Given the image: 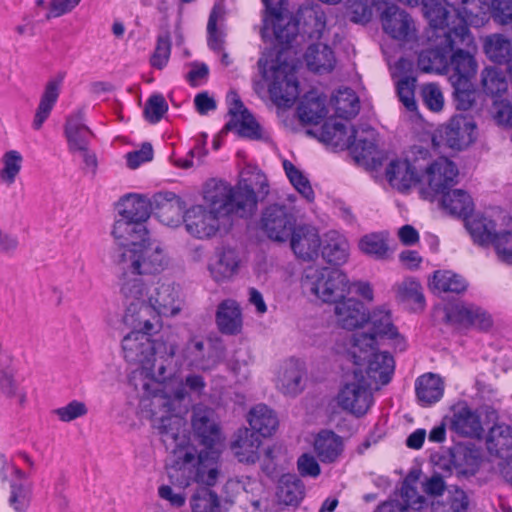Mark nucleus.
Instances as JSON below:
<instances>
[{"instance_id": "f257e3e1", "label": "nucleus", "mask_w": 512, "mask_h": 512, "mask_svg": "<svg viewBox=\"0 0 512 512\" xmlns=\"http://www.w3.org/2000/svg\"><path fill=\"white\" fill-rule=\"evenodd\" d=\"M186 397L184 387L174 395H168L161 388L151 394H140V409L143 417L151 421L152 427L161 437L166 450L172 454L171 477L178 474L188 479L212 485L217 482L218 451H200L189 444L185 421L180 416L181 402Z\"/></svg>"}, {"instance_id": "f03ea898", "label": "nucleus", "mask_w": 512, "mask_h": 512, "mask_svg": "<svg viewBox=\"0 0 512 512\" xmlns=\"http://www.w3.org/2000/svg\"><path fill=\"white\" fill-rule=\"evenodd\" d=\"M256 187L259 193L268 194L267 179L261 172H251L249 177H242L235 187L223 181L206 183L203 198L207 208L195 205L184 213L186 230L196 238L208 239L218 232L221 218L252 215L257 206Z\"/></svg>"}, {"instance_id": "7ed1b4c3", "label": "nucleus", "mask_w": 512, "mask_h": 512, "mask_svg": "<svg viewBox=\"0 0 512 512\" xmlns=\"http://www.w3.org/2000/svg\"><path fill=\"white\" fill-rule=\"evenodd\" d=\"M122 349L126 361L138 365L129 381L140 394L159 390L163 381L179 371L176 345L164 343L156 348L150 340V331L132 330L124 336Z\"/></svg>"}, {"instance_id": "20e7f679", "label": "nucleus", "mask_w": 512, "mask_h": 512, "mask_svg": "<svg viewBox=\"0 0 512 512\" xmlns=\"http://www.w3.org/2000/svg\"><path fill=\"white\" fill-rule=\"evenodd\" d=\"M350 355L353 363L361 369L366 365V379L375 389L391 381L395 362L388 352L376 351L375 337L370 334H354Z\"/></svg>"}, {"instance_id": "39448f33", "label": "nucleus", "mask_w": 512, "mask_h": 512, "mask_svg": "<svg viewBox=\"0 0 512 512\" xmlns=\"http://www.w3.org/2000/svg\"><path fill=\"white\" fill-rule=\"evenodd\" d=\"M301 287L307 294L324 303H335L350 293L349 280L341 270L335 268L308 267L304 271Z\"/></svg>"}, {"instance_id": "423d86ee", "label": "nucleus", "mask_w": 512, "mask_h": 512, "mask_svg": "<svg viewBox=\"0 0 512 512\" xmlns=\"http://www.w3.org/2000/svg\"><path fill=\"white\" fill-rule=\"evenodd\" d=\"M168 264L169 258L161 246L150 242L137 248H124L118 259L120 269H130L140 275L158 274Z\"/></svg>"}, {"instance_id": "0eeeda50", "label": "nucleus", "mask_w": 512, "mask_h": 512, "mask_svg": "<svg viewBox=\"0 0 512 512\" xmlns=\"http://www.w3.org/2000/svg\"><path fill=\"white\" fill-rule=\"evenodd\" d=\"M371 381L360 368L353 371V379L346 383L337 396L338 405L356 417L364 416L373 404Z\"/></svg>"}, {"instance_id": "6e6552de", "label": "nucleus", "mask_w": 512, "mask_h": 512, "mask_svg": "<svg viewBox=\"0 0 512 512\" xmlns=\"http://www.w3.org/2000/svg\"><path fill=\"white\" fill-rule=\"evenodd\" d=\"M452 41V52L454 53L449 55V64H451L453 69L450 81H455L458 78L471 81L476 73L477 64L470 53V49L475 48V41L468 26H460L455 32Z\"/></svg>"}, {"instance_id": "1a4fd4ad", "label": "nucleus", "mask_w": 512, "mask_h": 512, "mask_svg": "<svg viewBox=\"0 0 512 512\" xmlns=\"http://www.w3.org/2000/svg\"><path fill=\"white\" fill-rule=\"evenodd\" d=\"M269 93L277 106L291 107L299 95V85L294 68L286 63L271 67Z\"/></svg>"}, {"instance_id": "9d476101", "label": "nucleus", "mask_w": 512, "mask_h": 512, "mask_svg": "<svg viewBox=\"0 0 512 512\" xmlns=\"http://www.w3.org/2000/svg\"><path fill=\"white\" fill-rule=\"evenodd\" d=\"M296 219L284 205H270L263 212L260 228L273 241L285 242L295 230Z\"/></svg>"}, {"instance_id": "9b49d317", "label": "nucleus", "mask_w": 512, "mask_h": 512, "mask_svg": "<svg viewBox=\"0 0 512 512\" xmlns=\"http://www.w3.org/2000/svg\"><path fill=\"white\" fill-rule=\"evenodd\" d=\"M422 12L429 22L428 36L437 37L439 43H450L449 41L454 37L460 26L471 24L470 21H465L459 15V24L450 27L448 23L449 11L438 0H422Z\"/></svg>"}, {"instance_id": "f8f14e48", "label": "nucleus", "mask_w": 512, "mask_h": 512, "mask_svg": "<svg viewBox=\"0 0 512 512\" xmlns=\"http://www.w3.org/2000/svg\"><path fill=\"white\" fill-rule=\"evenodd\" d=\"M481 461V452L475 445H456L450 449L449 458H442L437 469L458 477L474 475Z\"/></svg>"}, {"instance_id": "ddd939ff", "label": "nucleus", "mask_w": 512, "mask_h": 512, "mask_svg": "<svg viewBox=\"0 0 512 512\" xmlns=\"http://www.w3.org/2000/svg\"><path fill=\"white\" fill-rule=\"evenodd\" d=\"M445 320L457 328H475L487 331L493 321L481 307L473 304L457 303L445 307Z\"/></svg>"}, {"instance_id": "4468645a", "label": "nucleus", "mask_w": 512, "mask_h": 512, "mask_svg": "<svg viewBox=\"0 0 512 512\" xmlns=\"http://www.w3.org/2000/svg\"><path fill=\"white\" fill-rule=\"evenodd\" d=\"M231 120L225 125L226 130H236L242 137L250 139L261 138L260 126L244 106L238 93L230 91L227 96Z\"/></svg>"}, {"instance_id": "2eb2a0df", "label": "nucleus", "mask_w": 512, "mask_h": 512, "mask_svg": "<svg viewBox=\"0 0 512 512\" xmlns=\"http://www.w3.org/2000/svg\"><path fill=\"white\" fill-rule=\"evenodd\" d=\"M273 31L276 42L281 46H288L297 37L299 22L288 12H280L273 16H265L261 36L266 39L269 31Z\"/></svg>"}, {"instance_id": "dca6fc26", "label": "nucleus", "mask_w": 512, "mask_h": 512, "mask_svg": "<svg viewBox=\"0 0 512 512\" xmlns=\"http://www.w3.org/2000/svg\"><path fill=\"white\" fill-rule=\"evenodd\" d=\"M458 168L446 157L434 160L425 170L424 178L435 193H444L457 183Z\"/></svg>"}, {"instance_id": "f3484780", "label": "nucleus", "mask_w": 512, "mask_h": 512, "mask_svg": "<svg viewBox=\"0 0 512 512\" xmlns=\"http://www.w3.org/2000/svg\"><path fill=\"white\" fill-rule=\"evenodd\" d=\"M333 304L336 323L341 328L354 330L368 322L369 312L360 300L344 296Z\"/></svg>"}, {"instance_id": "a211bd4d", "label": "nucleus", "mask_w": 512, "mask_h": 512, "mask_svg": "<svg viewBox=\"0 0 512 512\" xmlns=\"http://www.w3.org/2000/svg\"><path fill=\"white\" fill-rule=\"evenodd\" d=\"M431 47L422 50L418 56V68L423 72L442 73L449 66V55L453 50L451 43H439L437 37L428 36Z\"/></svg>"}, {"instance_id": "6ab92c4d", "label": "nucleus", "mask_w": 512, "mask_h": 512, "mask_svg": "<svg viewBox=\"0 0 512 512\" xmlns=\"http://www.w3.org/2000/svg\"><path fill=\"white\" fill-rule=\"evenodd\" d=\"M294 254L304 261H312L319 255L321 239L318 231L311 226H298L289 237Z\"/></svg>"}, {"instance_id": "aec40b11", "label": "nucleus", "mask_w": 512, "mask_h": 512, "mask_svg": "<svg viewBox=\"0 0 512 512\" xmlns=\"http://www.w3.org/2000/svg\"><path fill=\"white\" fill-rule=\"evenodd\" d=\"M182 358L191 369L210 371L217 365L216 357L210 345L198 338L189 339L184 345Z\"/></svg>"}, {"instance_id": "412c9836", "label": "nucleus", "mask_w": 512, "mask_h": 512, "mask_svg": "<svg viewBox=\"0 0 512 512\" xmlns=\"http://www.w3.org/2000/svg\"><path fill=\"white\" fill-rule=\"evenodd\" d=\"M214 411L204 405L193 408L192 427L201 443L206 446L204 451H215L213 445L219 440V429L214 419Z\"/></svg>"}, {"instance_id": "4be33fe9", "label": "nucleus", "mask_w": 512, "mask_h": 512, "mask_svg": "<svg viewBox=\"0 0 512 512\" xmlns=\"http://www.w3.org/2000/svg\"><path fill=\"white\" fill-rule=\"evenodd\" d=\"M450 428L461 436L471 438H480L483 433L480 415L467 404L455 406Z\"/></svg>"}, {"instance_id": "5701e85b", "label": "nucleus", "mask_w": 512, "mask_h": 512, "mask_svg": "<svg viewBox=\"0 0 512 512\" xmlns=\"http://www.w3.org/2000/svg\"><path fill=\"white\" fill-rule=\"evenodd\" d=\"M146 221L116 219L112 234L123 247L137 248L147 242Z\"/></svg>"}, {"instance_id": "b1692460", "label": "nucleus", "mask_w": 512, "mask_h": 512, "mask_svg": "<svg viewBox=\"0 0 512 512\" xmlns=\"http://www.w3.org/2000/svg\"><path fill=\"white\" fill-rule=\"evenodd\" d=\"M260 445L259 435L248 428H244L236 432L230 448L239 462L254 464L259 459L258 450Z\"/></svg>"}, {"instance_id": "393cba45", "label": "nucleus", "mask_w": 512, "mask_h": 512, "mask_svg": "<svg viewBox=\"0 0 512 512\" xmlns=\"http://www.w3.org/2000/svg\"><path fill=\"white\" fill-rule=\"evenodd\" d=\"M64 132L68 149L73 154L77 151H85L93 136L91 130L84 124V113L82 110L67 118Z\"/></svg>"}, {"instance_id": "a878e982", "label": "nucleus", "mask_w": 512, "mask_h": 512, "mask_svg": "<svg viewBox=\"0 0 512 512\" xmlns=\"http://www.w3.org/2000/svg\"><path fill=\"white\" fill-rule=\"evenodd\" d=\"M383 29L394 39H407L413 30V21L410 16L396 5L385 8L381 14Z\"/></svg>"}, {"instance_id": "bb28decb", "label": "nucleus", "mask_w": 512, "mask_h": 512, "mask_svg": "<svg viewBox=\"0 0 512 512\" xmlns=\"http://www.w3.org/2000/svg\"><path fill=\"white\" fill-rule=\"evenodd\" d=\"M178 290L171 283H160L154 293L148 297V302L159 316H174L179 312Z\"/></svg>"}, {"instance_id": "cd10ccee", "label": "nucleus", "mask_w": 512, "mask_h": 512, "mask_svg": "<svg viewBox=\"0 0 512 512\" xmlns=\"http://www.w3.org/2000/svg\"><path fill=\"white\" fill-rule=\"evenodd\" d=\"M125 305L122 321L127 327H131L133 330L151 331L153 329V321L158 317L149 302H128Z\"/></svg>"}, {"instance_id": "c85d7f7f", "label": "nucleus", "mask_w": 512, "mask_h": 512, "mask_svg": "<svg viewBox=\"0 0 512 512\" xmlns=\"http://www.w3.org/2000/svg\"><path fill=\"white\" fill-rule=\"evenodd\" d=\"M175 477L182 478L181 483L185 485H189L190 481L204 485L197 487L191 495L190 507L192 512H221L219 496L211 489V487L214 486L216 482L212 485H208L193 478L188 479L182 474H178Z\"/></svg>"}, {"instance_id": "c756f323", "label": "nucleus", "mask_w": 512, "mask_h": 512, "mask_svg": "<svg viewBox=\"0 0 512 512\" xmlns=\"http://www.w3.org/2000/svg\"><path fill=\"white\" fill-rule=\"evenodd\" d=\"M389 183L400 191H405L421 181L419 171L408 160H393L386 169Z\"/></svg>"}, {"instance_id": "7c9ffc66", "label": "nucleus", "mask_w": 512, "mask_h": 512, "mask_svg": "<svg viewBox=\"0 0 512 512\" xmlns=\"http://www.w3.org/2000/svg\"><path fill=\"white\" fill-rule=\"evenodd\" d=\"M304 376L303 364L299 360L290 359L281 367L277 385L284 394L295 396L304 388Z\"/></svg>"}, {"instance_id": "2f4dec72", "label": "nucleus", "mask_w": 512, "mask_h": 512, "mask_svg": "<svg viewBox=\"0 0 512 512\" xmlns=\"http://www.w3.org/2000/svg\"><path fill=\"white\" fill-rule=\"evenodd\" d=\"M475 126L464 117H453L441 131V137L452 148L461 150L471 141Z\"/></svg>"}, {"instance_id": "473e14b6", "label": "nucleus", "mask_w": 512, "mask_h": 512, "mask_svg": "<svg viewBox=\"0 0 512 512\" xmlns=\"http://www.w3.org/2000/svg\"><path fill=\"white\" fill-rule=\"evenodd\" d=\"M64 77L65 73H59L54 79L47 82L32 123L35 130H40L43 123L48 119L59 97L60 86Z\"/></svg>"}, {"instance_id": "72a5a7b5", "label": "nucleus", "mask_w": 512, "mask_h": 512, "mask_svg": "<svg viewBox=\"0 0 512 512\" xmlns=\"http://www.w3.org/2000/svg\"><path fill=\"white\" fill-rule=\"evenodd\" d=\"M218 330L225 335H236L242 328V314L239 304L232 299L223 300L216 311Z\"/></svg>"}, {"instance_id": "f704fd0d", "label": "nucleus", "mask_w": 512, "mask_h": 512, "mask_svg": "<svg viewBox=\"0 0 512 512\" xmlns=\"http://www.w3.org/2000/svg\"><path fill=\"white\" fill-rule=\"evenodd\" d=\"M368 322L372 325V332L369 334L373 335L375 339L377 337H386L394 340L395 347L401 351L404 350L405 342L399 335L397 328L393 325L389 311L382 308L375 309L372 313H369ZM376 344L377 342L375 341Z\"/></svg>"}, {"instance_id": "c9c22d12", "label": "nucleus", "mask_w": 512, "mask_h": 512, "mask_svg": "<svg viewBox=\"0 0 512 512\" xmlns=\"http://www.w3.org/2000/svg\"><path fill=\"white\" fill-rule=\"evenodd\" d=\"M343 449L342 438L330 430L319 432L314 440V451L322 463L336 462Z\"/></svg>"}, {"instance_id": "e433bc0d", "label": "nucleus", "mask_w": 512, "mask_h": 512, "mask_svg": "<svg viewBox=\"0 0 512 512\" xmlns=\"http://www.w3.org/2000/svg\"><path fill=\"white\" fill-rule=\"evenodd\" d=\"M486 446L490 454L502 459L512 456V428L501 423L493 425L486 438Z\"/></svg>"}, {"instance_id": "4c0bfd02", "label": "nucleus", "mask_w": 512, "mask_h": 512, "mask_svg": "<svg viewBox=\"0 0 512 512\" xmlns=\"http://www.w3.org/2000/svg\"><path fill=\"white\" fill-rule=\"evenodd\" d=\"M415 392L422 405H431L438 402L444 393V382L434 373H426L415 381Z\"/></svg>"}, {"instance_id": "58836bf2", "label": "nucleus", "mask_w": 512, "mask_h": 512, "mask_svg": "<svg viewBox=\"0 0 512 512\" xmlns=\"http://www.w3.org/2000/svg\"><path fill=\"white\" fill-rule=\"evenodd\" d=\"M305 61L309 70L319 74L331 72L336 64L332 49L323 43L310 45L305 53Z\"/></svg>"}, {"instance_id": "ea45409f", "label": "nucleus", "mask_w": 512, "mask_h": 512, "mask_svg": "<svg viewBox=\"0 0 512 512\" xmlns=\"http://www.w3.org/2000/svg\"><path fill=\"white\" fill-rule=\"evenodd\" d=\"M364 137H358V131L353 127L351 138L348 140L349 148L355 154L357 161L363 160L372 162L374 165L379 164V158L376 157L377 146L375 132L373 129H367Z\"/></svg>"}, {"instance_id": "a19ab883", "label": "nucleus", "mask_w": 512, "mask_h": 512, "mask_svg": "<svg viewBox=\"0 0 512 512\" xmlns=\"http://www.w3.org/2000/svg\"><path fill=\"white\" fill-rule=\"evenodd\" d=\"M248 422L251 430L263 437L271 436L279 425L276 414L265 404H258L250 410Z\"/></svg>"}, {"instance_id": "79ce46f5", "label": "nucleus", "mask_w": 512, "mask_h": 512, "mask_svg": "<svg viewBox=\"0 0 512 512\" xmlns=\"http://www.w3.org/2000/svg\"><path fill=\"white\" fill-rule=\"evenodd\" d=\"M150 212V202L139 195L124 196L118 204V219L147 221Z\"/></svg>"}, {"instance_id": "37998d69", "label": "nucleus", "mask_w": 512, "mask_h": 512, "mask_svg": "<svg viewBox=\"0 0 512 512\" xmlns=\"http://www.w3.org/2000/svg\"><path fill=\"white\" fill-rule=\"evenodd\" d=\"M208 268L215 281L220 282L229 279L238 268L236 252L230 248L218 251L215 258L209 263Z\"/></svg>"}, {"instance_id": "c03bdc74", "label": "nucleus", "mask_w": 512, "mask_h": 512, "mask_svg": "<svg viewBox=\"0 0 512 512\" xmlns=\"http://www.w3.org/2000/svg\"><path fill=\"white\" fill-rule=\"evenodd\" d=\"M442 206L451 215L464 218L472 213L474 209V203L470 195L461 189H455L452 191H445L442 193Z\"/></svg>"}, {"instance_id": "a18cd8bd", "label": "nucleus", "mask_w": 512, "mask_h": 512, "mask_svg": "<svg viewBox=\"0 0 512 512\" xmlns=\"http://www.w3.org/2000/svg\"><path fill=\"white\" fill-rule=\"evenodd\" d=\"M158 215L167 224L178 222L184 211L183 201L172 192L159 193L154 197Z\"/></svg>"}, {"instance_id": "49530a36", "label": "nucleus", "mask_w": 512, "mask_h": 512, "mask_svg": "<svg viewBox=\"0 0 512 512\" xmlns=\"http://www.w3.org/2000/svg\"><path fill=\"white\" fill-rule=\"evenodd\" d=\"M130 269H121V287L120 291L124 297L125 303L146 301L147 287L140 274L129 271Z\"/></svg>"}, {"instance_id": "de8ad7c7", "label": "nucleus", "mask_w": 512, "mask_h": 512, "mask_svg": "<svg viewBox=\"0 0 512 512\" xmlns=\"http://www.w3.org/2000/svg\"><path fill=\"white\" fill-rule=\"evenodd\" d=\"M297 110L300 120L308 124H318L328 113L325 98L312 93L305 95Z\"/></svg>"}, {"instance_id": "09e8293b", "label": "nucleus", "mask_w": 512, "mask_h": 512, "mask_svg": "<svg viewBox=\"0 0 512 512\" xmlns=\"http://www.w3.org/2000/svg\"><path fill=\"white\" fill-rule=\"evenodd\" d=\"M466 227L474 242L482 246L492 244L494 236L498 235L495 231V222L482 215H477L469 220L466 219Z\"/></svg>"}, {"instance_id": "8fccbe9b", "label": "nucleus", "mask_w": 512, "mask_h": 512, "mask_svg": "<svg viewBox=\"0 0 512 512\" xmlns=\"http://www.w3.org/2000/svg\"><path fill=\"white\" fill-rule=\"evenodd\" d=\"M430 288L434 292L462 293L467 289L466 280L451 271H435L432 280L429 282Z\"/></svg>"}, {"instance_id": "3c124183", "label": "nucleus", "mask_w": 512, "mask_h": 512, "mask_svg": "<svg viewBox=\"0 0 512 512\" xmlns=\"http://www.w3.org/2000/svg\"><path fill=\"white\" fill-rule=\"evenodd\" d=\"M469 498L460 488L449 489L443 500L431 502L432 512H467Z\"/></svg>"}, {"instance_id": "603ef678", "label": "nucleus", "mask_w": 512, "mask_h": 512, "mask_svg": "<svg viewBox=\"0 0 512 512\" xmlns=\"http://www.w3.org/2000/svg\"><path fill=\"white\" fill-rule=\"evenodd\" d=\"M484 51L487 57L497 64L508 63L512 56L510 40L501 34H493L485 39Z\"/></svg>"}, {"instance_id": "864d4df0", "label": "nucleus", "mask_w": 512, "mask_h": 512, "mask_svg": "<svg viewBox=\"0 0 512 512\" xmlns=\"http://www.w3.org/2000/svg\"><path fill=\"white\" fill-rule=\"evenodd\" d=\"M277 496L285 505H298L304 496V486L295 475H283L279 481Z\"/></svg>"}, {"instance_id": "5fc2aeb1", "label": "nucleus", "mask_w": 512, "mask_h": 512, "mask_svg": "<svg viewBox=\"0 0 512 512\" xmlns=\"http://www.w3.org/2000/svg\"><path fill=\"white\" fill-rule=\"evenodd\" d=\"M322 257L333 265L345 263L348 258L347 241L335 233L326 235L325 244L322 248Z\"/></svg>"}, {"instance_id": "6e6d98bb", "label": "nucleus", "mask_w": 512, "mask_h": 512, "mask_svg": "<svg viewBox=\"0 0 512 512\" xmlns=\"http://www.w3.org/2000/svg\"><path fill=\"white\" fill-rule=\"evenodd\" d=\"M480 82L483 92L495 99L501 97L508 89L505 75L494 67H487L482 70Z\"/></svg>"}, {"instance_id": "4d7b16f0", "label": "nucleus", "mask_w": 512, "mask_h": 512, "mask_svg": "<svg viewBox=\"0 0 512 512\" xmlns=\"http://www.w3.org/2000/svg\"><path fill=\"white\" fill-rule=\"evenodd\" d=\"M15 481L11 483L9 503L16 512H25L29 504V488L24 484L27 475L19 468L12 467Z\"/></svg>"}, {"instance_id": "13d9d810", "label": "nucleus", "mask_w": 512, "mask_h": 512, "mask_svg": "<svg viewBox=\"0 0 512 512\" xmlns=\"http://www.w3.org/2000/svg\"><path fill=\"white\" fill-rule=\"evenodd\" d=\"M332 104L336 115L343 119L352 118L359 112V99L350 88L339 90L332 98Z\"/></svg>"}, {"instance_id": "bf43d9fd", "label": "nucleus", "mask_w": 512, "mask_h": 512, "mask_svg": "<svg viewBox=\"0 0 512 512\" xmlns=\"http://www.w3.org/2000/svg\"><path fill=\"white\" fill-rule=\"evenodd\" d=\"M451 84L454 88L453 96L456 109L461 111L472 109L478 96L472 82L458 78L451 81Z\"/></svg>"}, {"instance_id": "052dcab7", "label": "nucleus", "mask_w": 512, "mask_h": 512, "mask_svg": "<svg viewBox=\"0 0 512 512\" xmlns=\"http://www.w3.org/2000/svg\"><path fill=\"white\" fill-rule=\"evenodd\" d=\"M0 181L10 186L14 184L22 169L23 157L19 151L9 150L1 157Z\"/></svg>"}, {"instance_id": "680f3d73", "label": "nucleus", "mask_w": 512, "mask_h": 512, "mask_svg": "<svg viewBox=\"0 0 512 512\" xmlns=\"http://www.w3.org/2000/svg\"><path fill=\"white\" fill-rule=\"evenodd\" d=\"M360 250L375 259H386L388 257L387 238L383 233H370L363 236L359 241Z\"/></svg>"}, {"instance_id": "e2e57ef3", "label": "nucleus", "mask_w": 512, "mask_h": 512, "mask_svg": "<svg viewBox=\"0 0 512 512\" xmlns=\"http://www.w3.org/2000/svg\"><path fill=\"white\" fill-rule=\"evenodd\" d=\"M223 19V11L220 7L214 6L210 12L208 23H207V33H208V46L210 49L216 52H222L224 49V32L217 27V23L219 20Z\"/></svg>"}, {"instance_id": "0e129e2a", "label": "nucleus", "mask_w": 512, "mask_h": 512, "mask_svg": "<svg viewBox=\"0 0 512 512\" xmlns=\"http://www.w3.org/2000/svg\"><path fill=\"white\" fill-rule=\"evenodd\" d=\"M393 289L399 301H412L423 308L424 295L422 287L415 279L406 278L402 282L395 284Z\"/></svg>"}, {"instance_id": "69168bd1", "label": "nucleus", "mask_w": 512, "mask_h": 512, "mask_svg": "<svg viewBox=\"0 0 512 512\" xmlns=\"http://www.w3.org/2000/svg\"><path fill=\"white\" fill-rule=\"evenodd\" d=\"M394 499H399L401 505H405L406 512L408 509L420 511L428 506L426 497L420 495L416 487L408 479L403 482L399 493L395 495Z\"/></svg>"}, {"instance_id": "338daca9", "label": "nucleus", "mask_w": 512, "mask_h": 512, "mask_svg": "<svg viewBox=\"0 0 512 512\" xmlns=\"http://www.w3.org/2000/svg\"><path fill=\"white\" fill-rule=\"evenodd\" d=\"M283 167L287 177L295 189L308 201H313L314 191L307 177H305L304 174L288 160L283 162Z\"/></svg>"}, {"instance_id": "774afa93", "label": "nucleus", "mask_w": 512, "mask_h": 512, "mask_svg": "<svg viewBox=\"0 0 512 512\" xmlns=\"http://www.w3.org/2000/svg\"><path fill=\"white\" fill-rule=\"evenodd\" d=\"M171 54V37L168 31L161 32L150 58V64L156 69H163L169 61Z\"/></svg>"}]
</instances>
